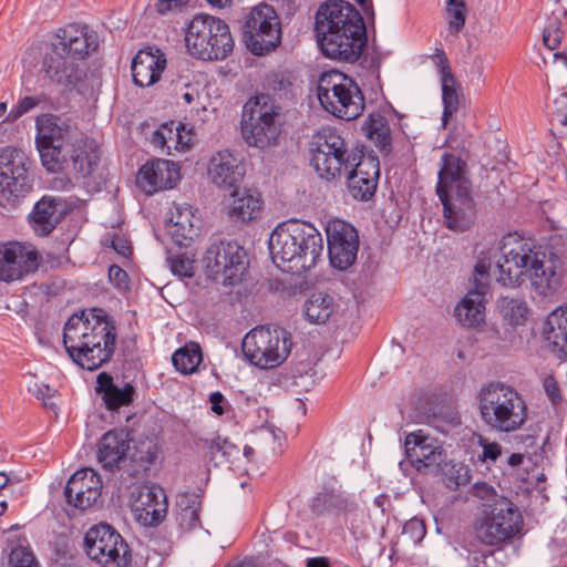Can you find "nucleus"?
I'll use <instances>...</instances> for the list:
<instances>
[{
	"mask_svg": "<svg viewBox=\"0 0 567 567\" xmlns=\"http://www.w3.org/2000/svg\"><path fill=\"white\" fill-rule=\"evenodd\" d=\"M117 332L109 315L100 308L71 316L64 324L63 344L72 361L89 371L110 362Z\"/></svg>",
	"mask_w": 567,
	"mask_h": 567,
	"instance_id": "f257e3e1",
	"label": "nucleus"
},
{
	"mask_svg": "<svg viewBox=\"0 0 567 567\" xmlns=\"http://www.w3.org/2000/svg\"><path fill=\"white\" fill-rule=\"evenodd\" d=\"M315 32L322 53L333 60L353 63L367 45L363 18L348 1L322 3L316 13Z\"/></svg>",
	"mask_w": 567,
	"mask_h": 567,
	"instance_id": "f03ea898",
	"label": "nucleus"
},
{
	"mask_svg": "<svg viewBox=\"0 0 567 567\" xmlns=\"http://www.w3.org/2000/svg\"><path fill=\"white\" fill-rule=\"evenodd\" d=\"M496 280L505 287H518L529 280L532 288L542 296L554 292L560 284L555 260L527 243L513 247L504 243L502 259L496 264Z\"/></svg>",
	"mask_w": 567,
	"mask_h": 567,
	"instance_id": "7ed1b4c3",
	"label": "nucleus"
},
{
	"mask_svg": "<svg viewBox=\"0 0 567 567\" xmlns=\"http://www.w3.org/2000/svg\"><path fill=\"white\" fill-rule=\"evenodd\" d=\"M269 250L281 271L301 275L316 266L323 251V238L312 224L290 219L274 229Z\"/></svg>",
	"mask_w": 567,
	"mask_h": 567,
	"instance_id": "20e7f679",
	"label": "nucleus"
},
{
	"mask_svg": "<svg viewBox=\"0 0 567 567\" xmlns=\"http://www.w3.org/2000/svg\"><path fill=\"white\" fill-rule=\"evenodd\" d=\"M439 171L436 194L443 205L446 227L463 233L476 219V204L471 194V182L465 176V163L454 154H443Z\"/></svg>",
	"mask_w": 567,
	"mask_h": 567,
	"instance_id": "39448f33",
	"label": "nucleus"
},
{
	"mask_svg": "<svg viewBox=\"0 0 567 567\" xmlns=\"http://www.w3.org/2000/svg\"><path fill=\"white\" fill-rule=\"evenodd\" d=\"M480 415L494 431L511 433L519 430L527 420V406L518 391L501 381L483 385L477 394Z\"/></svg>",
	"mask_w": 567,
	"mask_h": 567,
	"instance_id": "423d86ee",
	"label": "nucleus"
},
{
	"mask_svg": "<svg viewBox=\"0 0 567 567\" xmlns=\"http://www.w3.org/2000/svg\"><path fill=\"white\" fill-rule=\"evenodd\" d=\"M35 146L41 163L49 172H59L68 162L72 145L81 137V131L65 115L43 113L35 117Z\"/></svg>",
	"mask_w": 567,
	"mask_h": 567,
	"instance_id": "0eeeda50",
	"label": "nucleus"
},
{
	"mask_svg": "<svg viewBox=\"0 0 567 567\" xmlns=\"http://www.w3.org/2000/svg\"><path fill=\"white\" fill-rule=\"evenodd\" d=\"M185 43L189 54L203 61L224 60L234 48L228 24L209 14H196L189 21Z\"/></svg>",
	"mask_w": 567,
	"mask_h": 567,
	"instance_id": "6e6552de",
	"label": "nucleus"
},
{
	"mask_svg": "<svg viewBox=\"0 0 567 567\" xmlns=\"http://www.w3.org/2000/svg\"><path fill=\"white\" fill-rule=\"evenodd\" d=\"M362 148L350 150L337 130L323 127L313 135L310 163L318 176L328 182L343 176L360 156Z\"/></svg>",
	"mask_w": 567,
	"mask_h": 567,
	"instance_id": "1a4fd4ad",
	"label": "nucleus"
},
{
	"mask_svg": "<svg viewBox=\"0 0 567 567\" xmlns=\"http://www.w3.org/2000/svg\"><path fill=\"white\" fill-rule=\"evenodd\" d=\"M281 124V107L269 94H258L245 104L241 134L248 145L261 150L275 145Z\"/></svg>",
	"mask_w": 567,
	"mask_h": 567,
	"instance_id": "9d476101",
	"label": "nucleus"
},
{
	"mask_svg": "<svg viewBox=\"0 0 567 567\" xmlns=\"http://www.w3.org/2000/svg\"><path fill=\"white\" fill-rule=\"evenodd\" d=\"M317 96L324 111L346 121L355 120L364 110V97L359 85L337 70L320 75Z\"/></svg>",
	"mask_w": 567,
	"mask_h": 567,
	"instance_id": "9b49d317",
	"label": "nucleus"
},
{
	"mask_svg": "<svg viewBox=\"0 0 567 567\" xmlns=\"http://www.w3.org/2000/svg\"><path fill=\"white\" fill-rule=\"evenodd\" d=\"M523 517L518 508L506 497L495 498L483 505L475 520V537L483 545L496 546L519 533Z\"/></svg>",
	"mask_w": 567,
	"mask_h": 567,
	"instance_id": "f8f14e48",
	"label": "nucleus"
},
{
	"mask_svg": "<svg viewBox=\"0 0 567 567\" xmlns=\"http://www.w3.org/2000/svg\"><path fill=\"white\" fill-rule=\"evenodd\" d=\"M241 348L250 363L260 369H272L288 358L292 348L291 334L281 327L260 326L245 336Z\"/></svg>",
	"mask_w": 567,
	"mask_h": 567,
	"instance_id": "ddd939ff",
	"label": "nucleus"
},
{
	"mask_svg": "<svg viewBox=\"0 0 567 567\" xmlns=\"http://www.w3.org/2000/svg\"><path fill=\"white\" fill-rule=\"evenodd\" d=\"M86 556L100 567H128L132 550L124 537L110 524L87 529L83 539Z\"/></svg>",
	"mask_w": 567,
	"mask_h": 567,
	"instance_id": "4468645a",
	"label": "nucleus"
},
{
	"mask_svg": "<svg viewBox=\"0 0 567 567\" xmlns=\"http://www.w3.org/2000/svg\"><path fill=\"white\" fill-rule=\"evenodd\" d=\"M281 21L275 8L267 3L254 7L247 14L243 37L255 55H265L281 43Z\"/></svg>",
	"mask_w": 567,
	"mask_h": 567,
	"instance_id": "2eb2a0df",
	"label": "nucleus"
},
{
	"mask_svg": "<svg viewBox=\"0 0 567 567\" xmlns=\"http://www.w3.org/2000/svg\"><path fill=\"white\" fill-rule=\"evenodd\" d=\"M27 157L20 150L7 146L0 150V205L14 208L31 190Z\"/></svg>",
	"mask_w": 567,
	"mask_h": 567,
	"instance_id": "dca6fc26",
	"label": "nucleus"
},
{
	"mask_svg": "<svg viewBox=\"0 0 567 567\" xmlns=\"http://www.w3.org/2000/svg\"><path fill=\"white\" fill-rule=\"evenodd\" d=\"M203 262L207 277L224 286L240 282L248 268L246 251L234 241L213 243Z\"/></svg>",
	"mask_w": 567,
	"mask_h": 567,
	"instance_id": "f3484780",
	"label": "nucleus"
},
{
	"mask_svg": "<svg viewBox=\"0 0 567 567\" xmlns=\"http://www.w3.org/2000/svg\"><path fill=\"white\" fill-rule=\"evenodd\" d=\"M326 233L331 266L339 270L351 267L359 250L358 230L344 220L333 219L328 223Z\"/></svg>",
	"mask_w": 567,
	"mask_h": 567,
	"instance_id": "a211bd4d",
	"label": "nucleus"
},
{
	"mask_svg": "<svg viewBox=\"0 0 567 567\" xmlns=\"http://www.w3.org/2000/svg\"><path fill=\"white\" fill-rule=\"evenodd\" d=\"M404 449L411 465L423 474H437L446 458V453L439 440L425 434L422 430L405 436Z\"/></svg>",
	"mask_w": 567,
	"mask_h": 567,
	"instance_id": "6ab92c4d",
	"label": "nucleus"
},
{
	"mask_svg": "<svg viewBox=\"0 0 567 567\" xmlns=\"http://www.w3.org/2000/svg\"><path fill=\"white\" fill-rule=\"evenodd\" d=\"M41 71L51 84L66 89L76 86L86 76L85 63L78 62L54 43L43 56Z\"/></svg>",
	"mask_w": 567,
	"mask_h": 567,
	"instance_id": "aec40b11",
	"label": "nucleus"
},
{
	"mask_svg": "<svg viewBox=\"0 0 567 567\" xmlns=\"http://www.w3.org/2000/svg\"><path fill=\"white\" fill-rule=\"evenodd\" d=\"M343 175H347L350 195L358 200L367 202L373 197L378 188L380 177L379 158L360 151L355 164Z\"/></svg>",
	"mask_w": 567,
	"mask_h": 567,
	"instance_id": "412c9836",
	"label": "nucleus"
},
{
	"mask_svg": "<svg viewBox=\"0 0 567 567\" xmlns=\"http://www.w3.org/2000/svg\"><path fill=\"white\" fill-rule=\"evenodd\" d=\"M101 476L93 468L76 471L68 481L64 488L66 503L84 512L96 504L102 494Z\"/></svg>",
	"mask_w": 567,
	"mask_h": 567,
	"instance_id": "4be33fe9",
	"label": "nucleus"
},
{
	"mask_svg": "<svg viewBox=\"0 0 567 567\" xmlns=\"http://www.w3.org/2000/svg\"><path fill=\"white\" fill-rule=\"evenodd\" d=\"M72 210V204L62 196L44 195L33 206L28 221L37 236H49Z\"/></svg>",
	"mask_w": 567,
	"mask_h": 567,
	"instance_id": "5701e85b",
	"label": "nucleus"
},
{
	"mask_svg": "<svg viewBox=\"0 0 567 567\" xmlns=\"http://www.w3.org/2000/svg\"><path fill=\"white\" fill-rule=\"evenodd\" d=\"M167 508L166 494L158 485L143 486L132 505L135 519L145 527L159 525L166 517Z\"/></svg>",
	"mask_w": 567,
	"mask_h": 567,
	"instance_id": "b1692460",
	"label": "nucleus"
},
{
	"mask_svg": "<svg viewBox=\"0 0 567 567\" xmlns=\"http://www.w3.org/2000/svg\"><path fill=\"white\" fill-rule=\"evenodd\" d=\"M38 254L19 243H9L0 249V280L13 281L38 269Z\"/></svg>",
	"mask_w": 567,
	"mask_h": 567,
	"instance_id": "393cba45",
	"label": "nucleus"
},
{
	"mask_svg": "<svg viewBox=\"0 0 567 567\" xmlns=\"http://www.w3.org/2000/svg\"><path fill=\"white\" fill-rule=\"evenodd\" d=\"M207 172L215 186L230 189L243 181L246 168L238 154L223 150L210 157Z\"/></svg>",
	"mask_w": 567,
	"mask_h": 567,
	"instance_id": "a878e982",
	"label": "nucleus"
},
{
	"mask_svg": "<svg viewBox=\"0 0 567 567\" xmlns=\"http://www.w3.org/2000/svg\"><path fill=\"white\" fill-rule=\"evenodd\" d=\"M179 179L178 166L168 159H154L144 164L136 176L137 186L147 195L173 188Z\"/></svg>",
	"mask_w": 567,
	"mask_h": 567,
	"instance_id": "bb28decb",
	"label": "nucleus"
},
{
	"mask_svg": "<svg viewBox=\"0 0 567 567\" xmlns=\"http://www.w3.org/2000/svg\"><path fill=\"white\" fill-rule=\"evenodd\" d=\"M55 37L56 41L53 43L58 49L63 50L78 62H83L99 47L97 34L89 31L86 25L69 24L59 29Z\"/></svg>",
	"mask_w": 567,
	"mask_h": 567,
	"instance_id": "cd10ccee",
	"label": "nucleus"
},
{
	"mask_svg": "<svg viewBox=\"0 0 567 567\" xmlns=\"http://www.w3.org/2000/svg\"><path fill=\"white\" fill-rule=\"evenodd\" d=\"M165 66L166 59L161 50H140L132 61L133 81L141 87L150 86L159 80Z\"/></svg>",
	"mask_w": 567,
	"mask_h": 567,
	"instance_id": "c85d7f7f",
	"label": "nucleus"
},
{
	"mask_svg": "<svg viewBox=\"0 0 567 567\" xmlns=\"http://www.w3.org/2000/svg\"><path fill=\"white\" fill-rule=\"evenodd\" d=\"M261 194L254 188H235L227 206L229 218L235 223H248L257 219L262 210Z\"/></svg>",
	"mask_w": 567,
	"mask_h": 567,
	"instance_id": "c756f323",
	"label": "nucleus"
},
{
	"mask_svg": "<svg viewBox=\"0 0 567 567\" xmlns=\"http://www.w3.org/2000/svg\"><path fill=\"white\" fill-rule=\"evenodd\" d=\"M194 449L214 466L227 463L238 453V447L227 437H223L217 432L197 435L193 441Z\"/></svg>",
	"mask_w": 567,
	"mask_h": 567,
	"instance_id": "7c9ffc66",
	"label": "nucleus"
},
{
	"mask_svg": "<svg viewBox=\"0 0 567 567\" xmlns=\"http://www.w3.org/2000/svg\"><path fill=\"white\" fill-rule=\"evenodd\" d=\"M130 447L128 433L112 430L100 440L97 460L104 470L113 471L124 461Z\"/></svg>",
	"mask_w": 567,
	"mask_h": 567,
	"instance_id": "2f4dec72",
	"label": "nucleus"
},
{
	"mask_svg": "<svg viewBox=\"0 0 567 567\" xmlns=\"http://www.w3.org/2000/svg\"><path fill=\"white\" fill-rule=\"evenodd\" d=\"M168 233L178 246H189L199 233V219L189 205H177L171 213Z\"/></svg>",
	"mask_w": 567,
	"mask_h": 567,
	"instance_id": "473e14b6",
	"label": "nucleus"
},
{
	"mask_svg": "<svg viewBox=\"0 0 567 567\" xmlns=\"http://www.w3.org/2000/svg\"><path fill=\"white\" fill-rule=\"evenodd\" d=\"M487 287L478 285L470 290L462 301L455 307L454 315L464 327H476L485 319V293Z\"/></svg>",
	"mask_w": 567,
	"mask_h": 567,
	"instance_id": "72a5a7b5",
	"label": "nucleus"
},
{
	"mask_svg": "<svg viewBox=\"0 0 567 567\" xmlns=\"http://www.w3.org/2000/svg\"><path fill=\"white\" fill-rule=\"evenodd\" d=\"M96 391L102 394V399L110 411L130 405L135 395V388L131 383L126 382L123 386H118L106 372H101L97 375Z\"/></svg>",
	"mask_w": 567,
	"mask_h": 567,
	"instance_id": "f704fd0d",
	"label": "nucleus"
},
{
	"mask_svg": "<svg viewBox=\"0 0 567 567\" xmlns=\"http://www.w3.org/2000/svg\"><path fill=\"white\" fill-rule=\"evenodd\" d=\"M310 508L315 514L324 513H348L355 508V503L341 487H327L318 493L310 503Z\"/></svg>",
	"mask_w": 567,
	"mask_h": 567,
	"instance_id": "c9c22d12",
	"label": "nucleus"
},
{
	"mask_svg": "<svg viewBox=\"0 0 567 567\" xmlns=\"http://www.w3.org/2000/svg\"><path fill=\"white\" fill-rule=\"evenodd\" d=\"M543 333L559 359L567 358V308L554 310L545 322Z\"/></svg>",
	"mask_w": 567,
	"mask_h": 567,
	"instance_id": "e433bc0d",
	"label": "nucleus"
},
{
	"mask_svg": "<svg viewBox=\"0 0 567 567\" xmlns=\"http://www.w3.org/2000/svg\"><path fill=\"white\" fill-rule=\"evenodd\" d=\"M4 533L9 550L8 567H39L29 542L19 533L18 525L11 526Z\"/></svg>",
	"mask_w": 567,
	"mask_h": 567,
	"instance_id": "4c0bfd02",
	"label": "nucleus"
},
{
	"mask_svg": "<svg viewBox=\"0 0 567 567\" xmlns=\"http://www.w3.org/2000/svg\"><path fill=\"white\" fill-rule=\"evenodd\" d=\"M68 159L72 161L74 169L82 176L91 175L100 161L94 141L81 132V137L75 141L68 154Z\"/></svg>",
	"mask_w": 567,
	"mask_h": 567,
	"instance_id": "58836bf2",
	"label": "nucleus"
},
{
	"mask_svg": "<svg viewBox=\"0 0 567 567\" xmlns=\"http://www.w3.org/2000/svg\"><path fill=\"white\" fill-rule=\"evenodd\" d=\"M200 497L195 493H183L177 496L175 520L183 532L200 526Z\"/></svg>",
	"mask_w": 567,
	"mask_h": 567,
	"instance_id": "ea45409f",
	"label": "nucleus"
},
{
	"mask_svg": "<svg viewBox=\"0 0 567 567\" xmlns=\"http://www.w3.org/2000/svg\"><path fill=\"white\" fill-rule=\"evenodd\" d=\"M362 131L375 147L388 154L391 151V131L385 116L380 113H372L364 121Z\"/></svg>",
	"mask_w": 567,
	"mask_h": 567,
	"instance_id": "a19ab883",
	"label": "nucleus"
},
{
	"mask_svg": "<svg viewBox=\"0 0 567 567\" xmlns=\"http://www.w3.org/2000/svg\"><path fill=\"white\" fill-rule=\"evenodd\" d=\"M334 310L333 298L323 292L312 293L305 303V316L311 323H324Z\"/></svg>",
	"mask_w": 567,
	"mask_h": 567,
	"instance_id": "79ce46f5",
	"label": "nucleus"
},
{
	"mask_svg": "<svg viewBox=\"0 0 567 567\" xmlns=\"http://www.w3.org/2000/svg\"><path fill=\"white\" fill-rule=\"evenodd\" d=\"M441 89L443 103L442 126L446 128L450 120L458 112L462 94L456 78L443 79Z\"/></svg>",
	"mask_w": 567,
	"mask_h": 567,
	"instance_id": "37998d69",
	"label": "nucleus"
},
{
	"mask_svg": "<svg viewBox=\"0 0 567 567\" xmlns=\"http://www.w3.org/2000/svg\"><path fill=\"white\" fill-rule=\"evenodd\" d=\"M173 364L183 374L194 373L203 361L202 349L197 343L189 342L176 350L172 357Z\"/></svg>",
	"mask_w": 567,
	"mask_h": 567,
	"instance_id": "c03bdc74",
	"label": "nucleus"
},
{
	"mask_svg": "<svg viewBox=\"0 0 567 567\" xmlns=\"http://www.w3.org/2000/svg\"><path fill=\"white\" fill-rule=\"evenodd\" d=\"M447 488L455 491L460 486H464L470 482V471L466 465L461 462L450 461L446 458L440 466L439 473Z\"/></svg>",
	"mask_w": 567,
	"mask_h": 567,
	"instance_id": "a18cd8bd",
	"label": "nucleus"
},
{
	"mask_svg": "<svg viewBox=\"0 0 567 567\" xmlns=\"http://www.w3.org/2000/svg\"><path fill=\"white\" fill-rule=\"evenodd\" d=\"M503 316L511 324H523L527 319V303L522 299L503 298L501 302Z\"/></svg>",
	"mask_w": 567,
	"mask_h": 567,
	"instance_id": "49530a36",
	"label": "nucleus"
},
{
	"mask_svg": "<svg viewBox=\"0 0 567 567\" xmlns=\"http://www.w3.org/2000/svg\"><path fill=\"white\" fill-rule=\"evenodd\" d=\"M446 12L451 32L458 33L465 24L466 7L464 0H447Z\"/></svg>",
	"mask_w": 567,
	"mask_h": 567,
	"instance_id": "de8ad7c7",
	"label": "nucleus"
},
{
	"mask_svg": "<svg viewBox=\"0 0 567 567\" xmlns=\"http://www.w3.org/2000/svg\"><path fill=\"white\" fill-rule=\"evenodd\" d=\"M167 262L171 271L182 278H192L195 274L194 260L184 254L169 256Z\"/></svg>",
	"mask_w": 567,
	"mask_h": 567,
	"instance_id": "09e8293b",
	"label": "nucleus"
},
{
	"mask_svg": "<svg viewBox=\"0 0 567 567\" xmlns=\"http://www.w3.org/2000/svg\"><path fill=\"white\" fill-rule=\"evenodd\" d=\"M183 128L182 123H164L162 124L157 131L154 133L153 142L155 145H158L159 147L164 148L167 147V150L172 148L171 143L174 144L175 141V133L176 130Z\"/></svg>",
	"mask_w": 567,
	"mask_h": 567,
	"instance_id": "8fccbe9b",
	"label": "nucleus"
},
{
	"mask_svg": "<svg viewBox=\"0 0 567 567\" xmlns=\"http://www.w3.org/2000/svg\"><path fill=\"white\" fill-rule=\"evenodd\" d=\"M41 102L40 96H24L21 97L18 103L10 110L7 115L6 121L14 122L20 118L22 115L27 114L34 107H37Z\"/></svg>",
	"mask_w": 567,
	"mask_h": 567,
	"instance_id": "3c124183",
	"label": "nucleus"
},
{
	"mask_svg": "<svg viewBox=\"0 0 567 567\" xmlns=\"http://www.w3.org/2000/svg\"><path fill=\"white\" fill-rule=\"evenodd\" d=\"M403 534L413 543H420L424 538L426 529L422 520L413 518L404 524Z\"/></svg>",
	"mask_w": 567,
	"mask_h": 567,
	"instance_id": "603ef678",
	"label": "nucleus"
},
{
	"mask_svg": "<svg viewBox=\"0 0 567 567\" xmlns=\"http://www.w3.org/2000/svg\"><path fill=\"white\" fill-rule=\"evenodd\" d=\"M431 58L439 71L441 82L443 79L455 78L451 70L449 59L442 49H435V52Z\"/></svg>",
	"mask_w": 567,
	"mask_h": 567,
	"instance_id": "864d4df0",
	"label": "nucleus"
},
{
	"mask_svg": "<svg viewBox=\"0 0 567 567\" xmlns=\"http://www.w3.org/2000/svg\"><path fill=\"white\" fill-rule=\"evenodd\" d=\"M109 279L116 288L121 290L128 288V275L117 265H112L109 268Z\"/></svg>",
	"mask_w": 567,
	"mask_h": 567,
	"instance_id": "5fc2aeb1",
	"label": "nucleus"
},
{
	"mask_svg": "<svg viewBox=\"0 0 567 567\" xmlns=\"http://www.w3.org/2000/svg\"><path fill=\"white\" fill-rule=\"evenodd\" d=\"M472 493L475 497L491 503H494L495 498L501 497L499 495L496 494L495 489L485 482L475 483L472 488Z\"/></svg>",
	"mask_w": 567,
	"mask_h": 567,
	"instance_id": "6e6d98bb",
	"label": "nucleus"
},
{
	"mask_svg": "<svg viewBox=\"0 0 567 567\" xmlns=\"http://www.w3.org/2000/svg\"><path fill=\"white\" fill-rule=\"evenodd\" d=\"M563 31L559 28H546L543 34V42L549 50H555L560 45Z\"/></svg>",
	"mask_w": 567,
	"mask_h": 567,
	"instance_id": "4d7b16f0",
	"label": "nucleus"
},
{
	"mask_svg": "<svg viewBox=\"0 0 567 567\" xmlns=\"http://www.w3.org/2000/svg\"><path fill=\"white\" fill-rule=\"evenodd\" d=\"M556 110L551 112V120L567 125V95L555 100Z\"/></svg>",
	"mask_w": 567,
	"mask_h": 567,
	"instance_id": "13d9d810",
	"label": "nucleus"
},
{
	"mask_svg": "<svg viewBox=\"0 0 567 567\" xmlns=\"http://www.w3.org/2000/svg\"><path fill=\"white\" fill-rule=\"evenodd\" d=\"M480 544L477 542V538L475 537V540H464L463 547L470 553L473 554L471 557V564L474 567H478L480 564H485L486 554L483 551H478L476 549V545Z\"/></svg>",
	"mask_w": 567,
	"mask_h": 567,
	"instance_id": "bf43d9fd",
	"label": "nucleus"
},
{
	"mask_svg": "<svg viewBox=\"0 0 567 567\" xmlns=\"http://www.w3.org/2000/svg\"><path fill=\"white\" fill-rule=\"evenodd\" d=\"M491 268V264L486 261L485 259H481L477 261L474 268L475 272V288L478 285H484L486 287V284L483 282V279H486L488 276V270Z\"/></svg>",
	"mask_w": 567,
	"mask_h": 567,
	"instance_id": "052dcab7",
	"label": "nucleus"
},
{
	"mask_svg": "<svg viewBox=\"0 0 567 567\" xmlns=\"http://www.w3.org/2000/svg\"><path fill=\"white\" fill-rule=\"evenodd\" d=\"M111 246L117 254L123 257H127L132 254V248L128 241L118 235L112 238Z\"/></svg>",
	"mask_w": 567,
	"mask_h": 567,
	"instance_id": "680f3d73",
	"label": "nucleus"
},
{
	"mask_svg": "<svg viewBox=\"0 0 567 567\" xmlns=\"http://www.w3.org/2000/svg\"><path fill=\"white\" fill-rule=\"evenodd\" d=\"M544 388L553 403H557L561 398L559 386L553 377H547L544 381Z\"/></svg>",
	"mask_w": 567,
	"mask_h": 567,
	"instance_id": "e2e57ef3",
	"label": "nucleus"
},
{
	"mask_svg": "<svg viewBox=\"0 0 567 567\" xmlns=\"http://www.w3.org/2000/svg\"><path fill=\"white\" fill-rule=\"evenodd\" d=\"M188 0H157L155 9L159 14H165L172 9L179 8L185 4Z\"/></svg>",
	"mask_w": 567,
	"mask_h": 567,
	"instance_id": "0e129e2a",
	"label": "nucleus"
},
{
	"mask_svg": "<svg viewBox=\"0 0 567 567\" xmlns=\"http://www.w3.org/2000/svg\"><path fill=\"white\" fill-rule=\"evenodd\" d=\"M210 410L217 414L223 415L225 413L224 403L226 402L225 396L219 392H213L209 395Z\"/></svg>",
	"mask_w": 567,
	"mask_h": 567,
	"instance_id": "69168bd1",
	"label": "nucleus"
},
{
	"mask_svg": "<svg viewBox=\"0 0 567 567\" xmlns=\"http://www.w3.org/2000/svg\"><path fill=\"white\" fill-rule=\"evenodd\" d=\"M501 455V446L497 443H487L483 446V458L495 461Z\"/></svg>",
	"mask_w": 567,
	"mask_h": 567,
	"instance_id": "338daca9",
	"label": "nucleus"
},
{
	"mask_svg": "<svg viewBox=\"0 0 567 567\" xmlns=\"http://www.w3.org/2000/svg\"><path fill=\"white\" fill-rule=\"evenodd\" d=\"M51 187L56 190H70L73 188V183L69 177H55L51 182Z\"/></svg>",
	"mask_w": 567,
	"mask_h": 567,
	"instance_id": "774afa93",
	"label": "nucleus"
}]
</instances>
